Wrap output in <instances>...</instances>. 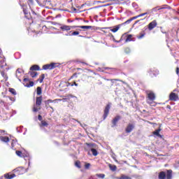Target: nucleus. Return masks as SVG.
I'll return each instance as SVG.
<instances>
[{
  "label": "nucleus",
  "mask_w": 179,
  "mask_h": 179,
  "mask_svg": "<svg viewBox=\"0 0 179 179\" xmlns=\"http://www.w3.org/2000/svg\"><path fill=\"white\" fill-rule=\"evenodd\" d=\"M159 179H172L173 178V170H166V173L161 171L158 174Z\"/></svg>",
  "instance_id": "nucleus-1"
},
{
  "label": "nucleus",
  "mask_w": 179,
  "mask_h": 179,
  "mask_svg": "<svg viewBox=\"0 0 179 179\" xmlns=\"http://www.w3.org/2000/svg\"><path fill=\"white\" fill-rule=\"evenodd\" d=\"M41 103H43V96H37L36 99V105L34 106V107L33 108L34 113H37L38 110H41Z\"/></svg>",
  "instance_id": "nucleus-2"
},
{
  "label": "nucleus",
  "mask_w": 179,
  "mask_h": 179,
  "mask_svg": "<svg viewBox=\"0 0 179 179\" xmlns=\"http://www.w3.org/2000/svg\"><path fill=\"white\" fill-rule=\"evenodd\" d=\"M57 66H59V64L58 63H51L50 64H45L43 66L42 69L44 71H47L49 69L51 71L52 69H55V68H57Z\"/></svg>",
  "instance_id": "nucleus-3"
},
{
  "label": "nucleus",
  "mask_w": 179,
  "mask_h": 179,
  "mask_svg": "<svg viewBox=\"0 0 179 179\" xmlns=\"http://www.w3.org/2000/svg\"><path fill=\"white\" fill-rule=\"evenodd\" d=\"M148 100L150 101H147L148 104H149L150 106H155L153 104H155V100L156 99V95L155 94V93L153 92H149L148 94Z\"/></svg>",
  "instance_id": "nucleus-4"
},
{
  "label": "nucleus",
  "mask_w": 179,
  "mask_h": 179,
  "mask_svg": "<svg viewBox=\"0 0 179 179\" xmlns=\"http://www.w3.org/2000/svg\"><path fill=\"white\" fill-rule=\"evenodd\" d=\"M111 106H112L111 102H109L106 105L105 109L103 110V120H106V118L108 117V114L110 113V108H111Z\"/></svg>",
  "instance_id": "nucleus-5"
},
{
  "label": "nucleus",
  "mask_w": 179,
  "mask_h": 179,
  "mask_svg": "<svg viewBox=\"0 0 179 179\" xmlns=\"http://www.w3.org/2000/svg\"><path fill=\"white\" fill-rule=\"evenodd\" d=\"M3 69L9 71V66L6 64V60H5V59H0V71Z\"/></svg>",
  "instance_id": "nucleus-6"
},
{
  "label": "nucleus",
  "mask_w": 179,
  "mask_h": 179,
  "mask_svg": "<svg viewBox=\"0 0 179 179\" xmlns=\"http://www.w3.org/2000/svg\"><path fill=\"white\" fill-rule=\"evenodd\" d=\"M13 173H16L17 176H22V174H24L26 173V169H24L23 166H20L15 169H14Z\"/></svg>",
  "instance_id": "nucleus-7"
},
{
  "label": "nucleus",
  "mask_w": 179,
  "mask_h": 179,
  "mask_svg": "<svg viewBox=\"0 0 179 179\" xmlns=\"http://www.w3.org/2000/svg\"><path fill=\"white\" fill-rule=\"evenodd\" d=\"M157 27V21L156 20H154L148 24L147 29L149 30V31H152V30H153V29H155Z\"/></svg>",
  "instance_id": "nucleus-8"
},
{
  "label": "nucleus",
  "mask_w": 179,
  "mask_h": 179,
  "mask_svg": "<svg viewBox=\"0 0 179 179\" xmlns=\"http://www.w3.org/2000/svg\"><path fill=\"white\" fill-rule=\"evenodd\" d=\"M134 129H135V124L132 123H129L125 128V132L126 134H131V132H132Z\"/></svg>",
  "instance_id": "nucleus-9"
},
{
  "label": "nucleus",
  "mask_w": 179,
  "mask_h": 179,
  "mask_svg": "<svg viewBox=\"0 0 179 179\" xmlns=\"http://www.w3.org/2000/svg\"><path fill=\"white\" fill-rule=\"evenodd\" d=\"M124 38H126L125 43H129V41H132V35L131 34L127 35L126 34H124L122 36L120 40H124Z\"/></svg>",
  "instance_id": "nucleus-10"
},
{
  "label": "nucleus",
  "mask_w": 179,
  "mask_h": 179,
  "mask_svg": "<svg viewBox=\"0 0 179 179\" xmlns=\"http://www.w3.org/2000/svg\"><path fill=\"white\" fill-rule=\"evenodd\" d=\"M178 95L174 92H171L169 94V100H171V101H177V100H178Z\"/></svg>",
  "instance_id": "nucleus-11"
},
{
  "label": "nucleus",
  "mask_w": 179,
  "mask_h": 179,
  "mask_svg": "<svg viewBox=\"0 0 179 179\" xmlns=\"http://www.w3.org/2000/svg\"><path fill=\"white\" fill-rule=\"evenodd\" d=\"M121 120V117L120 115H116L112 120V128L114 127H117V122Z\"/></svg>",
  "instance_id": "nucleus-12"
},
{
  "label": "nucleus",
  "mask_w": 179,
  "mask_h": 179,
  "mask_svg": "<svg viewBox=\"0 0 179 179\" xmlns=\"http://www.w3.org/2000/svg\"><path fill=\"white\" fill-rule=\"evenodd\" d=\"M122 26H124V24H117L113 27V28L110 29V31H112L113 33H117V31H118L122 27Z\"/></svg>",
  "instance_id": "nucleus-13"
},
{
  "label": "nucleus",
  "mask_w": 179,
  "mask_h": 179,
  "mask_svg": "<svg viewBox=\"0 0 179 179\" xmlns=\"http://www.w3.org/2000/svg\"><path fill=\"white\" fill-rule=\"evenodd\" d=\"M15 177H16V174L13 173L12 172H9L4 174V178H6V179H13V178H15Z\"/></svg>",
  "instance_id": "nucleus-14"
},
{
  "label": "nucleus",
  "mask_w": 179,
  "mask_h": 179,
  "mask_svg": "<svg viewBox=\"0 0 179 179\" xmlns=\"http://www.w3.org/2000/svg\"><path fill=\"white\" fill-rule=\"evenodd\" d=\"M75 27H71V26H68V25H62L60 27L61 30H62V31H69V30H71V29H74Z\"/></svg>",
  "instance_id": "nucleus-15"
},
{
  "label": "nucleus",
  "mask_w": 179,
  "mask_h": 179,
  "mask_svg": "<svg viewBox=\"0 0 179 179\" xmlns=\"http://www.w3.org/2000/svg\"><path fill=\"white\" fill-rule=\"evenodd\" d=\"M82 75H83L82 73L80 72H76L74 73L69 79V80H71V79H76L78 78H79V76H82Z\"/></svg>",
  "instance_id": "nucleus-16"
},
{
  "label": "nucleus",
  "mask_w": 179,
  "mask_h": 179,
  "mask_svg": "<svg viewBox=\"0 0 179 179\" xmlns=\"http://www.w3.org/2000/svg\"><path fill=\"white\" fill-rule=\"evenodd\" d=\"M160 131H162V129L159 128L158 129L155 130L152 132L153 135H155V136H158V138H163V136L160 134Z\"/></svg>",
  "instance_id": "nucleus-17"
},
{
  "label": "nucleus",
  "mask_w": 179,
  "mask_h": 179,
  "mask_svg": "<svg viewBox=\"0 0 179 179\" xmlns=\"http://www.w3.org/2000/svg\"><path fill=\"white\" fill-rule=\"evenodd\" d=\"M61 85H66V86L68 87L69 86H78V84L76 83V81L73 82V84H71V83H66V82H64V83H61L59 86H61Z\"/></svg>",
  "instance_id": "nucleus-18"
},
{
  "label": "nucleus",
  "mask_w": 179,
  "mask_h": 179,
  "mask_svg": "<svg viewBox=\"0 0 179 179\" xmlns=\"http://www.w3.org/2000/svg\"><path fill=\"white\" fill-rule=\"evenodd\" d=\"M0 141H1V142H5V143H8L10 139L8 136H0Z\"/></svg>",
  "instance_id": "nucleus-19"
},
{
  "label": "nucleus",
  "mask_w": 179,
  "mask_h": 179,
  "mask_svg": "<svg viewBox=\"0 0 179 179\" xmlns=\"http://www.w3.org/2000/svg\"><path fill=\"white\" fill-rule=\"evenodd\" d=\"M30 71H40V66L35 64L30 67Z\"/></svg>",
  "instance_id": "nucleus-20"
},
{
  "label": "nucleus",
  "mask_w": 179,
  "mask_h": 179,
  "mask_svg": "<svg viewBox=\"0 0 179 179\" xmlns=\"http://www.w3.org/2000/svg\"><path fill=\"white\" fill-rule=\"evenodd\" d=\"M77 27H78L79 29H87V30L93 29V27L89 26V25L78 26Z\"/></svg>",
  "instance_id": "nucleus-21"
},
{
  "label": "nucleus",
  "mask_w": 179,
  "mask_h": 179,
  "mask_svg": "<svg viewBox=\"0 0 179 179\" xmlns=\"http://www.w3.org/2000/svg\"><path fill=\"white\" fill-rule=\"evenodd\" d=\"M145 35H146V32H145V30L141 31L139 35L137 36V38L141 40V38H143V37H145Z\"/></svg>",
  "instance_id": "nucleus-22"
},
{
  "label": "nucleus",
  "mask_w": 179,
  "mask_h": 179,
  "mask_svg": "<svg viewBox=\"0 0 179 179\" xmlns=\"http://www.w3.org/2000/svg\"><path fill=\"white\" fill-rule=\"evenodd\" d=\"M108 167L111 171H117V166L109 164Z\"/></svg>",
  "instance_id": "nucleus-23"
},
{
  "label": "nucleus",
  "mask_w": 179,
  "mask_h": 179,
  "mask_svg": "<svg viewBox=\"0 0 179 179\" xmlns=\"http://www.w3.org/2000/svg\"><path fill=\"white\" fill-rule=\"evenodd\" d=\"M8 71V70H2V71H0L1 72V76H3V78H4L5 80H8V75L5 74V71Z\"/></svg>",
  "instance_id": "nucleus-24"
},
{
  "label": "nucleus",
  "mask_w": 179,
  "mask_h": 179,
  "mask_svg": "<svg viewBox=\"0 0 179 179\" xmlns=\"http://www.w3.org/2000/svg\"><path fill=\"white\" fill-rule=\"evenodd\" d=\"M29 74L30 75V76H31L32 78H36L37 77V76L38 75V73L36 72V71H29Z\"/></svg>",
  "instance_id": "nucleus-25"
},
{
  "label": "nucleus",
  "mask_w": 179,
  "mask_h": 179,
  "mask_svg": "<svg viewBox=\"0 0 179 179\" xmlns=\"http://www.w3.org/2000/svg\"><path fill=\"white\" fill-rule=\"evenodd\" d=\"M44 78H45V74H41V77L38 79V82L40 83H43V81L44 80Z\"/></svg>",
  "instance_id": "nucleus-26"
},
{
  "label": "nucleus",
  "mask_w": 179,
  "mask_h": 179,
  "mask_svg": "<svg viewBox=\"0 0 179 179\" xmlns=\"http://www.w3.org/2000/svg\"><path fill=\"white\" fill-rule=\"evenodd\" d=\"M40 127H48V123L45 120H42Z\"/></svg>",
  "instance_id": "nucleus-27"
},
{
  "label": "nucleus",
  "mask_w": 179,
  "mask_h": 179,
  "mask_svg": "<svg viewBox=\"0 0 179 179\" xmlns=\"http://www.w3.org/2000/svg\"><path fill=\"white\" fill-rule=\"evenodd\" d=\"M15 153L17 156H19V157H24V155H23V152H22V151L17 150Z\"/></svg>",
  "instance_id": "nucleus-28"
},
{
  "label": "nucleus",
  "mask_w": 179,
  "mask_h": 179,
  "mask_svg": "<svg viewBox=\"0 0 179 179\" xmlns=\"http://www.w3.org/2000/svg\"><path fill=\"white\" fill-rule=\"evenodd\" d=\"M91 152H92L93 156H97V155H99L96 149L92 148V149H91Z\"/></svg>",
  "instance_id": "nucleus-29"
},
{
  "label": "nucleus",
  "mask_w": 179,
  "mask_h": 179,
  "mask_svg": "<svg viewBox=\"0 0 179 179\" xmlns=\"http://www.w3.org/2000/svg\"><path fill=\"white\" fill-rule=\"evenodd\" d=\"M117 179H132L131 177L129 176H127L125 175H122L121 177L120 178H116Z\"/></svg>",
  "instance_id": "nucleus-30"
},
{
  "label": "nucleus",
  "mask_w": 179,
  "mask_h": 179,
  "mask_svg": "<svg viewBox=\"0 0 179 179\" xmlns=\"http://www.w3.org/2000/svg\"><path fill=\"white\" fill-rule=\"evenodd\" d=\"M10 93H11L12 94H13L14 96H16V90L13 88H9Z\"/></svg>",
  "instance_id": "nucleus-31"
},
{
  "label": "nucleus",
  "mask_w": 179,
  "mask_h": 179,
  "mask_svg": "<svg viewBox=\"0 0 179 179\" xmlns=\"http://www.w3.org/2000/svg\"><path fill=\"white\" fill-rule=\"evenodd\" d=\"M42 90H41V87H38L36 88V93L38 94V96H40V94H41Z\"/></svg>",
  "instance_id": "nucleus-32"
},
{
  "label": "nucleus",
  "mask_w": 179,
  "mask_h": 179,
  "mask_svg": "<svg viewBox=\"0 0 179 179\" xmlns=\"http://www.w3.org/2000/svg\"><path fill=\"white\" fill-rule=\"evenodd\" d=\"M27 87H32L34 86V83L33 81L29 82V84L27 83L25 85Z\"/></svg>",
  "instance_id": "nucleus-33"
},
{
  "label": "nucleus",
  "mask_w": 179,
  "mask_h": 179,
  "mask_svg": "<svg viewBox=\"0 0 179 179\" xmlns=\"http://www.w3.org/2000/svg\"><path fill=\"white\" fill-rule=\"evenodd\" d=\"M96 176L99 178H104V177H106V175L104 173H97Z\"/></svg>",
  "instance_id": "nucleus-34"
},
{
  "label": "nucleus",
  "mask_w": 179,
  "mask_h": 179,
  "mask_svg": "<svg viewBox=\"0 0 179 179\" xmlns=\"http://www.w3.org/2000/svg\"><path fill=\"white\" fill-rule=\"evenodd\" d=\"M19 73H22V70L20 69H17L16 71V78H20Z\"/></svg>",
  "instance_id": "nucleus-35"
},
{
  "label": "nucleus",
  "mask_w": 179,
  "mask_h": 179,
  "mask_svg": "<svg viewBox=\"0 0 179 179\" xmlns=\"http://www.w3.org/2000/svg\"><path fill=\"white\" fill-rule=\"evenodd\" d=\"M75 166H76V167H78V169H81L82 166H80V161H77V162H76Z\"/></svg>",
  "instance_id": "nucleus-36"
},
{
  "label": "nucleus",
  "mask_w": 179,
  "mask_h": 179,
  "mask_svg": "<svg viewBox=\"0 0 179 179\" xmlns=\"http://www.w3.org/2000/svg\"><path fill=\"white\" fill-rule=\"evenodd\" d=\"M131 22H132V20L129 19L127 21H125L124 22L122 23V24H129V23H131Z\"/></svg>",
  "instance_id": "nucleus-37"
},
{
  "label": "nucleus",
  "mask_w": 179,
  "mask_h": 179,
  "mask_svg": "<svg viewBox=\"0 0 179 179\" xmlns=\"http://www.w3.org/2000/svg\"><path fill=\"white\" fill-rule=\"evenodd\" d=\"M138 17H141V16H139V15H138L132 17L130 18V19L131 20V22H132V20H135L136 19H138Z\"/></svg>",
  "instance_id": "nucleus-38"
},
{
  "label": "nucleus",
  "mask_w": 179,
  "mask_h": 179,
  "mask_svg": "<svg viewBox=\"0 0 179 179\" xmlns=\"http://www.w3.org/2000/svg\"><path fill=\"white\" fill-rule=\"evenodd\" d=\"M79 35V31H75L71 34V36H78Z\"/></svg>",
  "instance_id": "nucleus-39"
},
{
  "label": "nucleus",
  "mask_w": 179,
  "mask_h": 179,
  "mask_svg": "<svg viewBox=\"0 0 179 179\" xmlns=\"http://www.w3.org/2000/svg\"><path fill=\"white\" fill-rule=\"evenodd\" d=\"M145 15H149V12H145V13H141V14H139V16H145Z\"/></svg>",
  "instance_id": "nucleus-40"
},
{
  "label": "nucleus",
  "mask_w": 179,
  "mask_h": 179,
  "mask_svg": "<svg viewBox=\"0 0 179 179\" xmlns=\"http://www.w3.org/2000/svg\"><path fill=\"white\" fill-rule=\"evenodd\" d=\"M151 10H152V12H155L156 10H160V8H158V7H156V8H152Z\"/></svg>",
  "instance_id": "nucleus-41"
},
{
  "label": "nucleus",
  "mask_w": 179,
  "mask_h": 179,
  "mask_svg": "<svg viewBox=\"0 0 179 179\" xmlns=\"http://www.w3.org/2000/svg\"><path fill=\"white\" fill-rule=\"evenodd\" d=\"M84 76H87V78H92V76H90V73H87L86 74H84Z\"/></svg>",
  "instance_id": "nucleus-42"
},
{
  "label": "nucleus",
  "mask_w": 179,
  "mask_h": 179,
  "mask_svg": "<svg viewBox=\"0 0 179 179\" xmlns=\"http://www.w3.org/2000/svg\"><path fill=\"white\" fill-rule=\"evenodd\" d=\"M38 120L39 121H43V116H41V115H38Z\"/></svg>",
  "instance_id": "nucleus-43"
},
{
  "label": "nucleus",
  "mask_w": 179,
  "mask_h": 179,
  "mask_svg": "<svg viewBox=\"0 0 179 179\" xmlns=\"http://www.w3.org/2000/svg\"><path fill=\"white\" fill-rule=\"evenodd\" d=\"M90 164H86L85 165V169H90Z\"/></svg>",
  "instance_id": "nucleus-44"
},
{
  "label": "nucleus",
  "mask_w": 179,
  "mask_h": 179,
  "mask_svg": "<svg viewBox=\"0 0 179 179\" xmlns=\"http://www.w3.org/2000/svg\"><path fill=\"white\" fill-rule=\"evenodd\" d=\"M23 12L25 15L26 17H27V15H29V13H27V10H26L25 9L23 10Z\"/></svg>",
  "instance_id": "nucleus-45"
},
{
  "label": "nucleus",
  "mask_w": 179,
  "mask_h": 179,
  "mask_svg": "<svg viewBox=\"0 0 179 179\" xmlns=\"http://www.w3.org/2000/svg\"><path fill=\"white\" fill-rule=\"evenodd\" d=\"M5 105V102H3V101L0 99V106H4Z\"/></svg>",
  "instance_id": "nucleus-46"
},
{
  "label": "nucleus",
  "mask_w": 179,
  "mask_h": 179,
  "mask_svg": "<svg viewBox=\"0 0 179 179\" xmlns=\"http://www.w3.org/2000/svg\"><path fill=\"white\" fill-rule=\"evenodd\" d=\"M46 103H48V104H49V103H54V101L51 100V99H48Z\"/></svg>",
  "instance_id": "nucleus-47"
},
{
  "label": "nucleus",
  "mask_w": 179,
  "mask_h": 179,
  "mask_svg": "<svg viewBox=\"0 0 179 179\" xmlns=\"http://www.w3.org/2000/svg\"><path fill=\"white\" fill-rule=\"evenodd\" d=\"M75 71H81L82 72H83V69H82L81 68H76L75 69Z\"/></svg>",
  "instance_id": "nucleus-48"
},
{
  "label": "nucleus",
  "mask_w": 179,
  "mask_h": 179,
  "mask_svg": "<svg viewBox=\"0 0 179 179\" xmlns=\"http://www.w3.org/2000/svg\"><path fill=\"white\" fill-rule=\"evenodd\" d=\"M78 62H80V64H83V65H87V64L86 62H84L82 61H79Z\"/></svg>",
  "instance_id": "nucleus-49"
},
{
  "label": "nucleus",
  "mask_w": 179,
  "mask_h": 179,
  "mask_svg": "<svg viewBox=\"0 0 179 179\" xmlns=\"http://www.w3.org/2000/svg\"><path fill=\"white\" fill-rule=\"evenodd\" d=\"M30 80H29V78H24L23 82L26 83V82H29Z\"/></svg>",
  "instance_id": "nucleus-50"
},
{
  "label": "nucleus",
  "mask_w": 179,
  "mask_h": 179,
  "mask_svg": "<svg viewBox=\"0 0 179 179\" xmlns=\"http://www.w3.org/2000/svg\"><path fill=\"white\" fill-rule=\"evenodd\" d=\"M176 74L179 75V67L176 68Z\"/></svg>",
  "instance_id": "nucleus-51"
},
{
  "label": "nucleus",
  "mask_w": 179,
  "mask_h": 179,
  "mask_svg": "<svg viewBox=\"0 0 179 179\" xmlns=\"http://www.w3.org/2000/svg\"><path fill=\"white\" fill-rule=\"evenodd\" d=\"M49 107H50V108L52 109V113H54V108H52V106H49Z\"/></svg>",
  "instance_id": "nucleus-52"
},
{
  "label": "nucleus",
  "mask_w": 179,
  "mask_h": 179,
  "mask_svg": "<svg viewBox=\"0 0 179 179\" xmlns=\"http://www.w3.org/2000/svg\"><path fill=\"white\" fill-rule=\"evenodd\" d=\"M110 80V82H113V80H117L116 79H110V80Z\"/></svg>",
  "instance_id": "nucleus-53"
},
{
  "label": "nucleus",
  "mask_w": 179,
  "mask_h": 179,
  "mask_svg": "<svg viewBox=\"0 0 179 179\" xmlns=\"http://www.w3.org/2000/svg\"><path fill=\"white\" fill-rule=\"evenodd\" d=\"M29 2H30L31 3H33V0H28Z\"/></svg>",
  "instance_id": "nucleus-54"
},
{
  "label": "nucleus",
  "mask_w": 179,
  "mask_h": 179,
  "mask_svg": "<svg viewBox=\"0 0 179 179\" xmlns=\"http://www.w3.org/2000/svg\"><path fill=\"white\" fill-rule=\"evenodd\" d=\"M102 29H111V27H104V28H102Z\"/></svg>",
  "instance_id": "nucleus-55"
},
{
  "label": "nucleus",
  "mask_w": 179,
  "mask_h": 179,
  "mask_svg": "<svg viewBox=\"0 0 179 179\" xmlns=\"http://www.w3.org/2000/svg\"><path fill=\"white\" fill-rule=\"evenodd\" d=\"M106 1H101V3H106Z\"/></svg>",
  "instance_id": "nucleus-56"
},
{
  "label": "nucleus",
  "mask_w": 179,
  "mask_h": 179,
  "mask_svg": "<svg viewBox=\"0 0 179 179\" xmlns=\"http://www.w3.org/2000/svg\"><path fill=\"white\" fill-rule=\"evenodd\" d=\"M67 22H68L69 23H70V22H72V21H70L69 20H68Z\"/></svg>",
  "instance_id": "nucleus-57"
},
{
  "label": "nucleus",
  "mask_w": 179,
  "mask_h": 179,
  "mask_svg": "<svg viewBox=\"0 0 179 179\" xmlns=\"http://www.w3.org/2000/svg\"><path fill=\"white\" fill-rule=\"evenodd\" d=\"M56 101L58 100L59 101H61V99H55Z\"/></svg>",
  "instance_id": "nucleus-58"
},
{
  "label": "nucleus",
  "mask_w": 179,
  "mask_h": 179,
  "mask_svg": "<svg viewBox=\"0 0 179 179\" xmlns=\"http://www.w3.org/2000/svg\"><path fill=\"white\" fill-rule=\"evenodd\" d=\"M171 106H167V108H170Z\"/></svg>",
  "instance_id": "nucleus-59"
},
{
  "label": "nucleus",
  "mask_w": 179,
  "mask_h": 179,
  "mask_svg": "<svg viewBox=\"0 0 179 179\" xmlns=\"http://www.w3.org/2000/svg\"><path fill=\"white\" fill-rule=\"evenodd\" d=\"M103 33H106V31H103Z\"/></svg>",
  "instance_id": "nucleus-60"
},
{
  "label": "nucleus",
  "mask_w": 179,
  "mask_h": 179,
  "mask_svg": "<svg viewBox=\"0 0 179 179\" xmlns=\"http://www.w3.org/2000/svg\"><path fill=\"white\" fill-rule=\"evenodd\" d=\"M89 72H92V71L89 70Z\"/></svg>",
  "instance_id": "nucleus-61"
},
{
  "label": "nucleus",
  "mask_w": 179,
  "mask_h": 179,
  "mask_svg": "<svg viewBox=\"0 0 179 179\" xmlns=\"http://www.w3.org/2000/svg\"><path fill=\"white\" fill-rule=\"evenodd\" d=\"M109 1H115V0H109Z\"/></svg>",
  "instance_id": "nucleus-62"
},
{
  "label": "nucleus",
  "mask_w": 179,
  "mask_h": 179,
  "mask_svg": "<svg viewBox=\"0 0 179 179\" xmlns=\"http://www.w3.org/2000/svg\"><path fill=\"white\" fill-rule=\"evenodd\" d=\"M138 22H139V20L136 21V23H138Z\"/></svg>",
  "instance_id": "nucleus-63"
},
{
  "label": "nucleus",
  "mask_w": 179,
  "mask_h": 179,
  "mask_svg": "<svg viewBox=\"0 0 179 179\" xmlns=\"http://www.w3.org/2000/svg\"><path fill=\"white\" fill-rule=\"evenodd\" d=\"M145 30H148V28H145Z\"/></svg>",
  "instance_id": "nucleus-64"
}]
</instances>
